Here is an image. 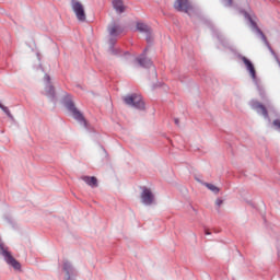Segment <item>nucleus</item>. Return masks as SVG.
I'll return each instance as SVG.
<instances>
[{
  "mask_svg": "<svg viewBox=\"0 0 280 280\" xmlns=\"http://www.w3.org/2000/svg\"><path fill=\"white\" fill-rule=\"evenodd\" d=\"M0 255H2V257L4 258V261H7L9 266H12V268H14L15 270H21V262L14 259V257H12V255L10 254V252H8V248L5 247L1 238H0Z\"/></svg>",
  "mask_w": 280,
  "mask_h": 280,
  "instance_id": "nucleus-1",
  "label": "nucleus"
},
{
  "mask_svg": "<svg viewBox=\"0 0 280 280\" xmlns=\"http://www.w3.org/2000/svg\"><path fill=\"white\" fill-rule=\"evenodd\" d=\"M124 102L125 104H127V106H131L132 108H137L138 110H144L145 108V103L139 94H131L125 96Z\"/></svg>",
  "mask_w": 280,
  "mask_h": 280,
  "instance_id": "nucleus-2",
  "label": "nucleus"
},
{
  "mask_svg": "<svg viewBox=\"0 0 280 280\" xmlns=\"http://www.w3.org/2000/svg\"><path fill=\"white\" fill-rule=\"evenodd\" d=\"M244 16L245 19H248L253 32H255V34H257V36L261 38L262 43H265V45L268 46L269 51L272 54L276 60H279V58L277 57V54L275 52V50H272V48L270 47V44H268V39H266V35H264V32H261V30L257 27V24H255V22L253 21V19H250L248 13L245 12Z\"/></svg>",
  "mask_w": 280,
  "mask_h": 280,
  "instance_id": "nucleus-3",
  "label": "nucleus"
},
{
  "mask_svg": "<svg viewBox=\"0 0 280 280\" xmlns=\"http://www.w3.org/2000/svg\"><path fill=\"white\" fill-rule=\"evenodd\" d=\"M140 201L145 207H152V205H156V197L154 191L148 187H142V191L140 194Z\"/></svg>",
  "mask_w": 280,
  "mask_h": 280,
  "instance_id": "nucleus-4",
  "label": "nucleus"
},
{
  "mask_svg": "<svg viewBox=\"0 0 280 280\" xmlns=\"http://www.w3.org/2000/svg\"><path fill=\"white\" fill-rule=\"evenodd\" d=\"M65 105L66 108L69 110L70 115H72L73 119L79 121V124H83V126H86V120H84V116H82V113H80V110L75 108L73 101L67 98Z\"/></svg>",
  "mask_w": 280,
  "mask_h": 280,
  "instance_id": "nucleus-5",
  "label": "nucleus"
},
{
  "mask_svg": "<svg viewBox=\"0 0 280 280\" xmlns=\"http://www.w3.org/2000/svg\"><path fill=\"white\" fill-rule=\"evenodd\" d=\"M71 8L78 21H80V23H84V21H86V12L84 11V4H82V2L78 0H72Z\"/></svg>",
  "mask_w": 280,
  "mask_h": 280,
  "instance_id": "nucleus-6",
  "label": "nucleus"
},
{
  "mask_svg": "<svg viewBox=\"0 0 280 280\" xmlns=\"http://www.w3.org/2000/svg\"><path fill=\"white\" fill-rule=\"evenodd\" d=\"M63 279L65 280H73L75 277H78V269L73 267V265L69 261L63 262Z\"/></svg>",
  "mask_w": 280,
  "mask_h": 280,
  "instance_id": "nucleus-7",
  "label": "nucleus"
},
{
  "mask_svg": "<svg viewBox=\"0 0 280 280\" xmlns=\"http://www.w3.org/2000/svg\"><path fill=\"white\" fill-rule=\"evenodd\" d=\"M249 104H250L253 110H256V113H258V115H262V117H265V119H269L268 109H266V106H264L261 103H259V101H250Z\"/></svg>",
  "mask_w": 280,
  "mask_h": 280,
  "instance_id": "nucleus-8",
  "label": "nucleus"
},
{
  "mask_svg": "<svg viewBox=\"0 0 280 280\" xmlns=\"http://www.w3.org/2000/svg\"><path fill=\"white\" fill-rule=\"evenodd\" d=\"M242 60L246 67V70L248 71L250 78L253 79V81L255 82V84H257V72L255 71V66L253 65V62L246 58V57H242Z\"/></svg>",
  "mask_w": 280,
  "mask_h": 280,
  "instance_id": "nucleus-9",
  "label": "nucleus"
},
{
  "mask_svg": "<svg viewBox=\"0 0 280 280\" xmlns=\"http://www.w3.org/2000/svg\"><path fill=\"white\" fill-rule=\"evenodd\" d=\"M50 78H49V75H45L44 77V81H45V83H46V86H45V95L47 96V97H49V100H55V97H56V91L54 90V85H51V83H50Z\"/></svg>",
  "mask_w": 280,
  "mask_h": 280,
  "instance_id": "nucleus-10",
  "label": "nucleus"
},
{
  "mask_svg": "<svg viewBox=\"0 0 280 280\" xmlns=\"http://www.w3.org/2000/svg\"><path fill=\"white\" fill-rule=\"evenodd\" d=\"M174 8L178 12H189L191 10V3H189V0H176Z\"/></svg>",
  "mask_w": 280,
  "mask_h": 280,
  "instance_id": "nucleus-11",
  "label": "nucleus"
},
{
  "mask_svg": "<svg viewBox=\"0 0 280 280\" xmlns=\"http://www.w3.org/2000/svg\"><path fill=\"white\" fill-rule=\"evenodd\" d=\"M137 31L141 32L142 34H147V40L150 42V35L152 34V28H150V26L148 24L138 22Z\"/></svg>",
  "mask_w": 280,
  "mask_h": 280,
  "instance_id": "nucleus-12",
  "label": "nucleus"
},
{
  "mask_svg": "<svg viewBox=\"0 0 280 280\" xmlns=\"http://www.w3.org/2000/svg\"><path fill=\"white\" fill-rule=\"evenodd\" d=\"M121 32H124V28L115 22H113L108 26L109 36H112L113 38H115V36H119V34H121Z\"/></svg>",
  "mask_w": 280,
  "mask_h": 280,
  "instance_id": "nucleus-13",
  "label": "nucleus"
},
{
  "mask_svg": "<svg viewBox=\"0 0 280 280\" xmlns=\"http://www.w3.org/2000/svg\"><path fill=\"white\" fill-rule=\"evenodd\" d=\"M112 5L117 14H124L126 12V4H124L122 0H113Z\"/></svg>",
  "mask_w": 280,
  "mask_h": 280,
  "instance_id": "nucleus-14",
  "label": "nucleus"
},
{
  "mask_svg": "<svg viewBox=\"0 0 280 280\" xmlns=\"http://www.w3.org/2000/svg\"><path fill=\"white\" fill-rule=\"evenodd\" d=\"M196 180L198 183H200L201 185H203L205 187H207V189L212 191V194H220V189L218 188V186L210 184V183H205L200 178H196Z\"/></svg>",
  "mask_w": 280,
  "mask_h": 280,
  "instance_id": "nucleus-15",
  "label": "nucleus"
},
{
  "mask_svg": "<svg viewBox=\"0 0 280 280\" xmlns=\"http://www.w3.org/2000/svg\"><path fill=\"white\" fill-rule=\"evenodd\" d=\"M82 180L89 185V187H97V178L91 176H83Z\"/></svg>",
  "mask_w": 280,
  "mask_h": 280,
  "instance_id": "nucleus-16",
  "label": "nucleus"
},
{
  "mask_svg": "<svg viewBox=\"0 0 280 280\" xmlns=\"http://www.w3.org/2000/svg\"><path fill=\"white\" fill-rule=\"evenodd\" d=\"M137 60H138L140 67H150L152 65V61L150 59L145 58V55L138 57Z\"/></svg>",
  "mask_w": 280,
  "mask_h": 280,
  "instance_id": "nucleus-17",
  "label": "nucleus"
},
{
  "mask_svg": "<svg viewBox=\"0 0 280 280\" xmlns=\"http://www.w3.org/2000/svg\"><path fill=\"white\" fill-rule=\"evenodd\" d=\"M0 108L1 110H3V113H5V115L10 117V119H12V114L10 113V109H8V107L0 104Z\"/></svg>",
  "mask_w": 280,
  "mask_h": 280,
  "instance_id": "nucleus-18",
  "label": "nucleus"
},
{
  "mask_svg": "<svg viewBox=\"0 0 280 280\" xmlns=\"http://www.w3.org/2000/svg\"><path fill=\"white\" fill-rule=\"evenodd\" d=\"M222 205H224V200L218 198V199L215 200V206H217V207H222Z\"/></svg>",
  "mask_w": 280,
  "mask_h": 280,
  "instance_id": "nucleus-19",
  "label": "nucleus"
},
{
  "mask_svg": "<svg viewBox=\"0 0 280 280\" xmlns=\"http://www.w3.org/2000/svg\"><path fill=\"white\" fill-rule=\"evenodd\" d=\"M232 0H225V5H231Z\"/></svg>",
  "mask_w": 280,
  "mask_h": 280,
  "instance_id": "nucleus-20",
  "label": "nucleus"
},
{
  "mask_svg": "<svg viewBox=\"0 0 280 280\" xmlns=\"http://www.w3.org/2000/svg\"><path fill=\"white\" fill-rule=\"evenodd\" d=\"M174 121H175L176 126H178V125L180 124V121L178 120V118H175Z\"/></svg>",
  "mask_w": 280,
  "mask_h": 280,
  "instance_id": "nucleus-21",
  "label": "nucleus"
},
{
  "mask_svg": "<svg viewBox=\"0 0 280 280\" xmlns=\"http://www.w3.org/2000/svg\"><path fill=\"white\" fill-rule=\"evenodd\" d=\"M206 235H211V232H209V231H206Z\"/></svg>",
  "mask_w": 280,
  "mask_h": 280,
  "instance_id": "nucleus-22",
  "label": "nucleus"
}]
</instances>
